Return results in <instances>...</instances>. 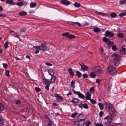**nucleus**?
I'll return each instance as SVG.
<instances>
[{
    "label": "nucleus",
    "instance_id": "2eb2a0df",
    "mask_svg": "<svg viewBox=\"0 0 126 126\" xmlns=\"http://www.w3.org/2000/svg\"><path fill=\"white\" fill-rule=\"evenodd\" d=\"M27 14V13L24 11H22L19 12L18 13L19 15L20 16H24L26 15Z\"/></svg>",
    "mask_w": 126,
    "mask_h": 126
},
{
    "label": "nucleus",
    "instance_id": "c03bdc74",
    "mask_svg": "<svg viewBox=\"0 0 126 126\" xmlns=\"http://www.w3.org/2000/svg\"><path fill=\"white\" fill-rule=\"evenodd\" d=\"M75 36L72 34L68 36L67 37L69 38H75Z\"/></svg>",
    "mask_w": 126,
    "mask_h": 126
},
{
    "label": "nucleus",
    "instance_id": "49530a36",
    "mask_svg": "<svg viewBox=\"0 0 126 126\" xmlns=\"http://www.w3.org/2000/svg\"><path fill=\"white\" fill-rule=\"evenodd\" d=\"M116 16V14L115 13H112L110 14V16L112 18L115 17Z\"/></svg>",
    "mask_w": 126,
    "mask_h": 126
},
{
    "label": "nucleus",
    "instance_id": "6ab92c4d",
    "mask_svg": "<svg viewBox=\"0 0 126 126\" xmlns=\"http://www.w3.org/2000/svg\"><path fill=\"white\" fill-rule=\"evenodd\" d=\"M36 3L34 2H31L30 6L31 8H34L36 5Z\"/></svg>",
    "mask_w": 126,
    "mask_h": 126
},
{
    "label": "nucleus",
    "instance_id": "7c9ffc66",
    "mask_svg": "<svg viewBox=\"0 0 126 126\" xmlns=\"http://www.w3.org/2000/svg\"><path fill=\"white\" fill-rule=\"evenodd\" d=\"M82 107L85 109H87L88 108V107L86 103L82 104Z\"/></svg>",
    "mask_w": 126,
    "mask_h": 126
},
{
    "label": "nucleus",
    "instance_id": "f03ea898",
    "mask_svg": "<svg viewBox=\"0 0 126 126\" xmlns=\"http://www.w3.org/2000/svg\"><path fill=\"white\" fill-rule=\"evenodd\" d=\"M106 108L108 109L110 113H115L116 112V110L113 108V104H111L110 102H106L105 103Z\"/></svg>",
    "mask_w": 126,
    "mask_h": 126
},
{
    "label": "nucleus",
    "instance_id": "f704fd0d",
    "mask_svg": "<svg viewBox=\"0 0 126 126\" xmlns=\"http://www.w3.org/2000/svg\"><path fill=\"white\" fill-rule=\"evenodd\" d=\"M9 70H7L5 73V75L7 76L8 77H9L10 76V75L9 74Z\"/></svg>",
    "mask_w": 126,
    "mask_h": 126
},
{
    "label": "nucleus",
    "instance_id": "c9c22d12",
    "mask_svg": "<svg viewBox=\"0 0 126 126\" xmlns=\"http://www.w3.org/2000/svg\"><path fill=\"white\" fill-rule=\"evenodd\" d=\"M107 42L109 46L110 44H111V45H112L113 44V42H111L110 40L109 39H108L107 41Z\"/></svg>",
    "mask_w": 126,
    "mask_h": 126
},
{
    "label": "nucleus",
    "instance_id": "a19ab883",
    "mask_svg": "<svg viewBox=\"0 0 126 126\" xmlns=\"http://www.w3.org/2000/svg\"><path fill=\"white\" fill-rule=\"evenodd\" d=\"M73 24H70L72 25H73V24H77L79 26H81V25L79 23H78V22H71Z\"/></svg>",
    "mask_w": 126,
    "mask_h": 126
},
{
    "label": "nucleus",
    "instance_id": "20e7f679",
    "mask_svg": "<svg viewBox=\"0 0 126 126\" xmlns=\"http://www.w3.org/2000/svg\"><path fill=\"white\" fill-rule=\"evenodd\" d=\"M110 116L111 117L108 119L107 122H105V125L109 124L112 121V119L115 116V114L114 113H110Z\"/></svg>",
    "mask_w": 126,
    "mask_h": 126
},
{
    "label": "nucleus",
    "instance_id": "9d476101",
    "mask_svg": "<svg viewBox=\"0 0 126 126\" xmlns=\"http://www.w3.org/2000/svg\"><path fill=\"white\" fill-rule=\"evenodd\" d=\"M55 96L57 97V100L59 102L62 101L63 99V98L62 96H60L58 94H55Z\"/></svg>",
    "mask_w": 126,
    "mask_h": 126
},
{
    "label": "nucleus",
    "instance_id": "f257e3e1",
    "mask_svg": "<svg viewBox=\"0 0 126 126\" xmlns=\"http://www.w3.org/2000/svg\"><path fill=\"white\" fill-rule=\"evenodd\" d=\"M112 55L114 57L113 63L115 66H118L121 59V56L115 54H114Z\"/></svg>",
    "mask_w": 126,
    "mask_h": 126
},
{
    "label": "nucleus",
    "instance_id": "e2e57ef3",
    "mask_svg": "<svg viewBox=\"0 0 126 126\" xmlns=\"http://www.w3.org/2000/svg\"><path fill=\"white\" fill-rule=\"evenodd\" d=\"M94 89L93 87H91L90 89V92L93 93L94 91Z\"/></svg>",
    "mask_w": 126,
    "mask_h": 126
},
{
    "label": "nucleus",
    "instance_id": "4d7b16f0",
    "mask_svg": "<svg viewBox=\"0 0 126 126\" xmlns=\"http://www.w3.org/2000/svg\"><path fill=\"white\" fill-rule=\"evenodd\" d=\"M45 64L46 65L49 66H51L52 65V64H51L48 62L46 63Z\"/></svg>",
    "mask_w": 126,
    "mask_h": 126
},
{
    "label": "nucleus",
    "instance_id": "e433bc0d",
    "mask_svg": "<svg viewBox=\"0 0 126 126\" xmlns=\"http://www.w3.org/2000/svg\"><path fill=\"white\" fill-rule=\"evenodd\" d=\"M69 33V32H66L63 33L62 35L63 36H68Z\"/></svg>",
    "mask_w": 126,
    "mask_h": 126
},
{
    "label": "nucleus",
    "instance_id": "79ce46f5",
    "mask_svg": "<svg viewBox=\"0 0 126 126\" xmlns=\"http://www.w3.org/2000/svg\"><path fill=\"white\" fill-rule=\"evenodd\" d=\"M21 102V101L20 100H16L15 102V103L16 104H20Z\"/></svg>",
    "mask_w": 126,
    "mask_h": 126
},
{
    "label": "nucleus",
    "instance_id": "423d86ee",
    "mask_svg": "<svg viewBox=\"0 0 126 126\" xmlns=\"http://www.w3.org/2000/svg\"><path fill=\"white\" fill-rule=\"evenodd\" d=\"M79 63L81 66V69L83 70H86L88 69V67L84 65L82 62H79Z\"/></svg>",
    "mask_w": 126,
    "mask_h": 126
},
{
    "label": "nucleus",
    "instance_id": "f3484780",
    "mask_svg": "<svg viewBox=\"0 0 126 126\" xmlns=\"http://www.w3.org/2000/svg\"><path fill=\"white\" fill-rule=\"evenodd\" d=\"M93 31L95 32L98 33L101 31V30L99 28L95 27L93 29Z\"/></svg>",
    "mask_w": 126,
    "mask_h": 126
},
{
    "label": "nucleus",
    "instance_id": "052dcab7",
    "mask_svg": "<svg viewBox=\"0 0 126 126\" xmlns=\"http://www.w3.org/2000/svg\"><path fill=\"white\" fill-rule=\"evenodd\" d=\"M96 126H103V125L102 124H99V123H97L96 124Z\"/></svg>",
    "mask_w": 126,
    "mask_h": 126
},
{
    "label": "nucleus",
    "instance_id": "2f4dec72",
    "mask_svg": "<svg viewBox=\"0 0 126 126\" xmlns=\"http://www.w3.org/2000/svg\"><path fill=\"white\" fill-rule=\"evenodd\" d=\"M76 75L78 77H80L82 75L81 73L77 71L76 72Z\"/></svg>",
    "mask_w": 126,
    "mask_h": 126
},
{
    "label": "nucleus",
    "instance_id": "8fccbe9b",
    "mask_svg": "<svg viewBox=\"0 0 126 126\" xmlns=\"http://www.w3.org/2000/svg\"><path fill=\"white\" fill-rule=\"evenodd\" d=\"M116 47V46L115 45H113L112 47V49L113 51H115L117 49Z\"/></svg>",
    "mask_w": 126,
    "mask_h": 126
},
{
    "label": "nucleus",
    "instance_id": "58836bf2",
    "mask_svg": "<svg viewBox=\"0 0 126 126\" xmlns=\"http://www.w3.org/2000/svg\"><path fill=\"white\" fill-rule=\"evenodd\" d=\"M91 103L92 104H94L96 103V101L93 99H91L90 100Z\"/></svg>",
    "mask_w": 126,
    "mask_h": 126
},
{
    "label": "nucleus",
    "instance_id": "c85d7f7f",
    "mask_svg": "<svg viewBox=\"0 0 126 126\" xmlns=\"http://www.w3.org/2000/svg\"><path fill=\"white\" fill-rule=\"evenodd\" d=\"M74 5L76 7H79L80 6V4L77 2H75L74 4Z\"/></svg>",
    "mask_w": 126,
    "mask_h": 126
},
{
    "label": "nucleus",
    "instance_id": "ea45409f",
    "mask_svg": "<svg viewBox=\"0 0 126 126\" xmlns=\"http://www.w3.org/2000/svg\"><path fill=\"white\" fill-rule=\"evenodd\" d=\"M126 15V12L121 13L119 15V16L120 17L125 16Z\"/></svg>",
    "mask_w": 126,
    "mask_h": 126
},
{
    "label": "nucleus",
    "instance_id": "bf43d9fd",
    "mask_svg": "<svg viewBox=\"0 0 126 126\" xmlns=\"http://www.w3.org/2000/svg\"><path fill=\"white\" fill-rule=\"evenodd\" d=\"M25 29L24 28H21L20 30V31L21 32H25Z\"/></svg>",
    "mask_w": 126,
    "mask_h": 126
},
{
    "label": "nucleus",
    "instance_id": "69168bd1",
    "mask_svg": "<svg viewBox=\"0 0 126 126\" xmlns=\"http://www.w3.org/2000/svg\"><path fill=\"white\" fill-rule=\"evenodd\" d=\"M83 25L84 26H87L88 25V24L87 23V22H85L83 23Z\"/></svg>",
    "mask_w": 126,
    "mask_h": 126
},
{
    "label": "nucleus",
    "instance_id": "338daca9",
    "mask_svg": "<svg viewBox=\"0 0 126 126\" xmlns=\"http://www.w3.org/2000/svg\"><path fill=\"white\" fill-rule=\"evenodd\" d=\"M103 113L102 111H100L99 113V116L100 117H101L103 114Z\"/></svg>",
    "mask_w": 126,
    "mask_h": 126
},
{
    "label": "nucleus",
    "instance_id": "b1692460",
    "mask_svg": "<svg viewBox=\"0 0 126 126\" xmlns=\"http://www.w3.org/2000/svg\"><path fill=\"white\" fill-rule=\"evenodd\" d=\"M49 121L47 123V126H51L52 124V121L49 118H48Z\"/></svg>",
    "mask_w": 126,
    "mask_h": 126
},
{
    "label": "nucleus",
    "instance_id": "f8f14e48",
    "mask_svg": "<svg viewBox=\"0 0 126 126\" xmlns=\"http://www.w3.org/2000/svg\"><path fill=\"white\" fill-rule=\"evenodd\" d=\"M43 81L45 84H47V85H50V83H52V82L48 81L46 79H43Z\"/></svg>",
    "mask_w": 126,
    "mask_h": 126
},
{
    "label": "nucleus",
    "instance_id": "603ef678",
    "mask_svg": "<svg viewBox=\"0 0 126 126\" xmlns=\"http://www.w3.org/2000/svg\"><path fill=\"white\" fill-rule=\"evenodd\" d=\"M50 85H47L45 86V88L47 90V91H48L49 90V86Z\"/></svg>",
    "mask_w": 126,
    "mask_h": 126
},
{
    "label": "nucleus",
    "instance_id": "473e14b6",
    "mask_svg": "<svg viewBox=\"0 0 126 126\" xmlns=\"http://www.w3.org/2000/svg\"><path fill=\"white\" fill-rule=\"evenodd\" d=\"M117 35L119 37L122 38L123 37L124 35L121 33H119L117 34Z\"/></svg>",
    "mask_w": 126,
    "mask_h": 126
},
{
    "label": "nucleus",
    "instance_id": "ddd939ff",
    "mask_svg": "<svg viewBox=\"0 0 126 126\" xmlns=\"http://www.w3.org/2000/svg\"><path fill=\"white\" fill-rule=\"evenodd\" d=\"M83 115L82 114H79V115L78 116L77 119L78 121H84V119H82V118H83Z\"/></svg>",
    "mask_w": 126,
    "mask_h": 126
},
{
    "label": "nucleus",
    "instance_id": "dca6fc26",
    "mask_svg": "<svg viewBox=\"0 0 126 126\" xmlns=\"http://www.w3.org/2000/svg\"><path fill=\"white\" fill-rule=\"evenodd\" d=\"M49 74L51 76H53L54 74V72L51 69H49L48 70Z\"/></svg>",
    "mask_w": 126,
    "mask_h": 126
},
{
    "label": "nucleus",
    "instance_id": "a18cd8bd",
    "mask_svg": "<svg viewBox=\"0 0 126 126\" xmlns=\"http://www.w3.org/2000/svg\"><path fill=\"white\" fill-rule=\"evenodd\" d=\"M8 42H6L4 44V47L6 49H7L8 48Z\"/></svg>",
    "mask_w": 126,
    "mask_h": 126
},
{
    "label": "nucleus",
    "instance_id": "4be33fe9",
    "mask_svg": "<svg viewBox=\"0 0 126 126\" xmlns=\"http://www.w3.org/2000/svg\"><path fill=\"white\" fill-rule=\"evenodd\" d=\"M74 126H80L79 121H76L74 123Z\"/></svg>",
    "mask_w": 126,
    "mask_h": 126
},
{
    "label": "nucleus",
    "instance_id": "4468645a",
    "mask_svg": "<svg viewBox=\"0 0 126 126\" xmlns=\"http://www.w3.org/2000/svg\"><path fill=\"white\" fill-rule=\"evenodd\" d=\"M6 3L7 4H12L14 5L16 4V3H13V1L12 0H6Z\"/></svg>",
    "mask_w": 126,
    "mask_h": 126
},
{
    "label": "nucleus",
    "instance_id": "bb28decb",
    "mask_svg": "<svg viewBox=\"0 0 126 126\" xmlns=\"http://www.w3.org/2000/svg\"><path fill=\"white\" fill-rule=\"evenodd\" d=\"M56 79V77L55 76L52 77L50 79V81L52 82V83H53L55 81Z\"/></svg>",
    "mask_w": 126,
    "mask_h": 126
},
{
    "label": "nucleus",
    "instance_id": "09e8293b",
    "mask_svg": "<svg viewBox=\"0 0 126 126\" xmlns=\"http://www.w3.org/2000/svg\"><path fill=\"white\" fill-rule=\"evenodd\" d=\"M77 112H75L73 113L72 115H71V116L72 117H74L75 116H76L77 114Z\"/></svg>",
    "mask_w": 126,
    "mask_h": 126
},
{
    "label": "nucleus",
    "instance_id": "37998d69",
    "mask_svg": "<svg viewBox=\"0 0 126 126\" xmlns=\"http://www.w3.org/2000/svg\"><path fill=\"white\" fill-rule=\"evenodd\" d=\"M120 51L122 52L126 53V48L122 47Z\"/></svg>",
    "mask_w": 126,
    "mask_h": 126
},
{
    "label": "nucleus",
    "instance_id": "6e6552de",
    "mask_svg": "<svg viewBox=\"0 0 126 126\" xmlns=\"http://www.w3.org/2000/svg\"><path fill=\"white\" fill-rule=\"evenodd\" d=\"M105 36L106 37L109 36L110 37H112L114 36L113 33L110 32L109 31H106L105 33Z\"/></svg>",
    "mask_w": 126,
    "mask_h": 126
},
{
    "label": "nucleus",
    "instance_id": "0e129e2a",
    "mask_svg": "<svg viewBox=\"0 0 126 126\" xmlns=\"http://www.w3.org/2000/svg\"><path fill=\"white\" fill-rule=\"evenodd\" d=\"M108 39L106 37H104L103 38V41L104 42H107V41Z\"/></svg>",
    "mask_w": 126,
    "mask_h": 126
},
{
    "label": "nucleus",
    "instance_id": "5701e85b",
    "mask_svg": "<svg viewBox=\"0 0 126 126\" xmlns=\"http://www.w3.org/2000/svg\"><path fill=\"white\" fill-rule=\"evenodd\" d=\"M79 101V100L78 98H75L73 99L71 101V102H73L74 103H75L78 102Z\"/></svg>",
    "mask_w": 126,
    "mask_h": 126
},
{
    "label": "nucleus",
    "instance_id": "c756f323",
    "mask_svg": "<svg viewBox=\"0 0 126 126\" xmlns=\"http://www.w3.org/2000/svg\"><path fill=\"white\" fill-rule=\"evenodd\" d=\"M95 13L98 15H100L104 16L105 15V14L104 13H102L101 12H99L98 11H96Z\"/></svg>",
    "mask_w": 126,
    "mask_h": 126
},
{
    "label": "nucleus",
    "instance_id": "a878e982",
    "mask_svg": "<svg viewBox=\"0 0 126 126\" xmlns=\"http://www.w3.org/2000/svg\"><path fill=\"white\" fill-rule=\"evenodd\" d=\"M4 110V108L3 104L1 103H0V111H3Z\"/></svg>",
    "mask_w": 126,
    "mask_h": 126
},
{
    "label": "nucleus",
    "instance_id": "39448f33",
    "mask_svg": "<svg viewBox=\"0 0 126 126\" xmlns=\"http://www.w3.org/2000/svg\"><path fill=\"white\" fill-rule=\"evenodd\" d=\"M93 71L95 72L96 74H99L101 72L100 68L99 67L95 66L92 69Z\"/></svg>",
    "mask_w": 126,
    "mask_h": 126
},
{
    "label": "nucleus",
    "instance_id": "aec40b11",
    "mask_svg": "<svg viewBox=\"0 0 126 126\" xmlns=\"http://www.w3.org/2000/svg\"><path fill=\"white\" fill-rule=\"evenodd\" d=\"M68 71L70 74L72 76H73L74 75V73L72 70L71 68H69L68 69Z\"/></svg>",
    "mask_w": 126,
    "mask_h": 126
},
{
    "label": "nucleus",
    "instance_id": "864d4df0",
    "mask_svg": "<svg viewBox=\"0 0 126 126\" xmlns=\"http://www.w3.org/2000/svg\"><path fill=\"white\" fill-rule=\"evenodd\" d=\"M82 76L84 78H87L88 76V75H87L85 73L83 74Z\"/></svg>",
    "mask_w": 126,
    "mask_h": 126
},
{
    "label": "nucleus",
    "instance_id": "774afa93",
    "mask_svg": "<svg viewBox=\"0 0 126 126\" xmlns=\"http://www.w3.org/2000/svg\"><path fill=\"white\" fill-rule=\"evenodd\" d=\"M86 95L90 97L91 96V94L89 92H87L86 94Z\"/></svg>",
    "mask_w": 126,
    "mask_h": 126
},
{
    "label": "nucleus",
    "instance_id": "3c124183",
    "mask_svg": "<svg viewBox=\"0 0 126 126\" xmlns=\"http://www.w3.org/2000/svg\"><path fill=\"white\" fill-rule=\"evenodd\" d=\"M2 65L3 66V67L4 68H7L8 66V65L6 63H2Z\"/></svg>",
    "mask_w": 126,
    "mask_h": 126
},
{
    "label": "nucleus",
    "instance_id": "9b49d317",
    "mask_svg": "<svg viewBox=\"0 0 126 126\" xmlns=\"http://www.w3.org/2000/svg\"><path fill=\"white\" fill-rule=\"evenodd\" d=\"M60 2L65 5H67L70 4V2L67 0H62Z\"/></svg>",
    "mask_w": 126,
    "mask_h": 126
},
{
    "label": "nucleus",
    "instance_id": "6e6d98bb",
    "mask_svg": "<svg viewBox=\"0 0 126 126\" xmlns=\"http://www.w3.org/2000/svg\"><path fill=\"white\" fill-rule=\"evenodd\" d=\"M35 90L37 92H38L40 91V89L38 87H35Z\"/></svg>",
    "mask_w": 126,
    "mask_h": 126
},
{
    "label": "nucleus",
    "instance_id": "1a4fd4ad",
    "mask_svg": "<svg viewBox=\"0 0 126 126\" xmlns=\"http://www.w3.org/2000/svg\"><path fill=\"white\" fill-rule=\"evenodd\" d=\"M73 93L74 94L78 95L82 99H84L85 96L83 94H81L79 92H76L75 90L73 91Z\"/></svg>",
    "mask_w": 126,
    "mask_h": 126
},
{
    "label": "nucleus",
    "instance_id": "13d9d810",
    "mask_svg": "<svg viewBox=\"0 0 126 126\" xmlns=\"http://www.w3.org/2000/svg\"><path fill=\"white\" fill-rule=\"evenodd\" d=\"M9 32L10 33H12L13 35H15L17 34V33L16 32H15L13 31H10Z\"/></svg>",
    "mask_w": 126,
    "mask_h": 126
},
{
    "label": "nucleus",
    "instance_id": "4c0bfd02",
    "mask_svg": "<svg viewBox=\"0 0 126 126\" xmlns=\"http://www.w3.org/2000/svg\"><path fill=\"white\" fill-rule=\"evenodd\" d=\"M119 2L121 4H124L126 3V0H120Z\"/></svg>",
    "mask_w": 126,
    "mask_h": 126
},
{
    "label": "nucleus",
    "instance_id": "7ed1b4c3",
    "mask_svg": "<svg viewBox=\"0 0 126 126\" xmlns=\"http://www.w3.org/2000/svg\"><path fill=\"white\" fill-rule=\"evenodd\" d=\"M108 71L110 74L112 75H114L116 74V68L112 65H110L108 68Z\"/></svg>",
    "mask_w": 126,
    "mask_h": 126
},
{
    "label": "nucleus",
    "instance_id": "680f3d73",
    "mask_svg": "<svg viewBox=\"0 0 126 126\" xmlns=\"http://www.w3.org/2000/svg\"><path fill=\"white\" fill-rule=\"evenodd\" d=\"M96 82L97 83H99L101 81V80L100 79H96Z\"/></svg>",
    "mask_w": 126,
    "mask_h": 126
},
{
    "label": "nucleus",
    "instance_id": "0eeeda50",
    "mask_svg": "<svg viewBox=\"0 0 126 126\" xmlns=\"http://www.w3.org/2000/svg\"><path fill=\"white\" fill-rule=\"evenodd\" d=\"M40 50H46L47 49V47L45 43L42 44L40 45Z\"/></svg>",
    "mask_w": 126,
    "mask_h": 126
},
{
    "label": "nucleus",
    "instance_id": "412c9836",
    "mask_svg": "<svg viewBox=\"0 0 126 126\" xmlns=\"http://www.w3.org/2000/svg\"><path fill=\"white\" fill-rule=\"evenodd\" d=\"M98 105L101 110H103L104 109V105L102 103H100L98 104Z\"/></svg>",
    "mask_w": 126,
    "mask_h": 126
},
{
    "label": "nucleus",
    "instance_id": "cd10ccee",
    "mask_svg": "<svg viewBox=\"0 0 126 126\" xmlns=\"http://www.w3.org/2000/svg\"><path fill=\"white\" fill-rule=\"evenodd\" d=\"M75 82L73 80L72 81L71 83V86L73 88H75Z\"/></svg>",
    "mask_w": 126,
    "mask_h": 126
},
{
    "label": "nucleus",
    "instance_id": "72a5a7b5",
    "mask_svg": "<svg viewBox=\"0 0 126 126\" xmlns=\"http://www.w3.org/2000/svg\"><path fill=\"white\" fill-rule=\"evenodd\" d=\"M4 120L0 116V124H3Z\"/></svg>",
    "mask_w": 126,
    "mask_h": 126
},
{
    "label": "nucleus",
    "instance_id": "a211bd4d",
    "mask_svg": "<svg viewBox=\"0 0 126 126\" xmlns=\"http://www.w3.org/2000/svg\"><path fill=\"white\" fill-rule=\"evenodd\" d=\"M96 73L94 72L93 71L90 73V76L92 78H94L96 76Z\"/></svg>",
    "mask_w": 126,
    "mask_h": 126
},
{
    "label": "nucleus",
    "instance_id": "393cba45",
    "mask_svg": "<svg viewBox=\"0 0 126 126\" xmlns=\"http://www.w3.org/2000/svg\"><path fill=\"white\" fill-rule=\"evenodd\" d=\"M23 1L18 2L16 3V5L19 6H21L23 5Z\"/></svg>",
    "mask_w": 126,
    "mask_h": 126
},
{
    "label": "nucleus",
    "instance_id": "5fc2aeb1",
    "mask_svg": "<svg viewBox=\"0 0 126 126\" xmlns=\"http://www.w3.org/2000/svg\"><path fill=\"white\" fill-rule=\"evenodd\" d=\"M91 124V122L89 121L85 123L86 126H89Z\"/></svg>",
    "mask_w": 126,
    "mask_h": 126
},
{
    "label": "nucleus",
    "instance_id": "de8ad7c7",
    "mask_svg": "<svg viewBox=\"0 0 126 126\" xmlns=\"http://www.w3.org/2000/svg\"><path fill=\"white\" fill-rule=\"evenodd\" d=\"M33 48H35V49L40 50V46H33Z\"/></svg>",
    "mask_w": 126,
    "mask_h": 126
}]
</instances>
